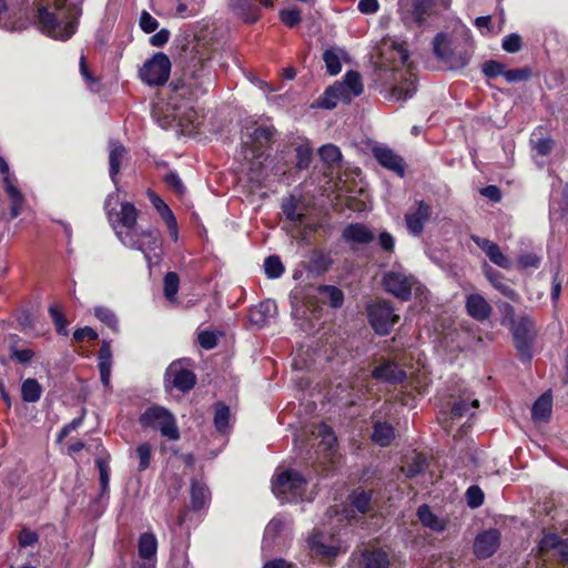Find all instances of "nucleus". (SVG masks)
Wrapping results in <instances>:
<instances>
[{"mask_svg": "<svg viewBox=\"0 0 568 568\" xmlns=\"http://www.w3.org/2000/svg\"><path fill=\"white\" fill-rule=\"evenodd\" d=\"M95 465L99 469L100 474V484L102 493H105L109 488V466L108 463L103 458H97Z\"/></svg>", "mask_w": 568, "mask_h": 568, "instance_id": "57", "label": "nucleus"}, {"mask_svg": "<svg viewBox=\"0 0 568 568\" xmlns=\"http://www.w3.org/2000/svg\"><path fill=\"white\" fill-rule=\"evenodd\" d=\"M49 313L54 322L58 334L68 336V322L65 321L62 313L54 305L49 307Z\"/></svg>", "mask_w": 568, "mask_h": 568, "instance_id": "47", "label": "nucleus"}, {"mask_svg": "<svg viewBox=\"0 0 568 568\" xmlns=\"http://www.w3.org/2000/svg\"><path fill=\"white\" fill-rule=\"evenodd\" d=\"M432 216V206L425 201H416L415 205L405 213L404 220L409 234L418 236Z\"/></svg>", "mask_w": 568, "mask_h": 568, "instance_id": "14", "label": "nucleus"}, {"mask_svg": "<svg viewBox=\"0 0 568 568\" xmlns=\"http://www.w3.org/2000/svg\"><path fill=\"white\" fill-rule=\"evenodd\" d=\"M317 436L321 438V446H323L325 450L333 452L335 449L337 439L331 427L321 424L317 427Z\"/></svg>", "mask_w": 568, "mask_h": 568, "instance_id": "39", "label": "nucleus"}, {"mask_svg": "<svg viewBox=\"0 0 568 568\" xmlns=\"http://www.w3.org/2000/svg\"><path fill=\"white\" fill-rule=\"evenodd\" d=\"M318 152L322 160L329 164L337 163L342 159L341 150L333 144L323 145Z\"/></svg>", "mask_w": 568, "mask_h": 568, "instance_id": "45", "label": "nucleus"}, {"mask_svg": "<svg viewBox=\"0 0 568 568\" xmlns=\"http://www.w3.org/2000/svg\"><path fill=\"white\" fill-rule=\"evenodd\" d=\"M165 379L181 392H187L195 385L194 373L183 365V362H173L165 372Z\"/></svg>", "mask_w": 568, "mask_h": 568, "instance_id": "15", "label": "nucleus"}, {"mask_svg": "<svg viewBox=\"0 0 568 568\" xmlns=\"http://www.w3.org/2000/svg\"><path fill=\"white\" fill-rule=\"evenodd\" d=\"M434 52L440 60L453 64L449 51V41L446 34L438 33L434 38Z\"/></svg>", "mask_w": 568, "mask_h": 568, "instance_id": "37", "label": "nucleus"}, {"mask_svg": "<svg viewBox=\"0 0 568 568\" xmlns=\"http://www.w3.org/2000/svg\"><path fill=\"white\" fill-rule=\"evenodd\" d=\"M158 541L153 534L143 532L138 542V551L141 560L155 559Z\"/></svg>", "mask_w": 568, "mask_h": 568, "instance_id": "28", "label": "nucleus"}, {"mask_svg": "<svg viewBox=\"0 0 568 568\" xmlns=\"http://www.w3.org/2000/svg\"><path fill=\"white\" fill-rule=\"evenodd\" d=\"M390 58L394 62L388 78L390 94L395 100L406 101L416 92V75L408 63V51L403 43L393 42Z\"/></svg>", "mask_w": 568, "mask_h": 568, "instance_id": "1", "label": "nucleus"}, {"mask_svg": "<svg viewBox=\"0 0 568 568\" xmlns=\"http://www.w3.org/2000/svg\"><path fill=\"white\" fill-rule=\"evenodd\" d=\"M4 190L11 201L10 216L11 219L18 217L23 209L24 196L20 190L13 184L12 180L6 179Z\"/></svg>", "mask_w": 568, "mask_h": 568, "instance_id": "30", "label": "nucleus"}, {"mask_svg": "<svg viewBox=\"0 0 568 568\" xmlns=\"http://www.w3.org/2000/svg\"><path fill=\"white\" fill-rule=\"evenodd\" d=\"M122 244L142 252L148 263H151L153 257H160L162 242L159 232L153 227L138 230L131 235H122Z\"/></svg>", "mask_w": 568, "mask_h": 568, "instance_id": "9", "label": "nucleus"}, {"mask_svg": "<svg viewBox=\"0 0 568 568\" xmlns=\"http://www.w3.org/2000/svg\"><path fill=\"white\" fill-rule=\"evenodd\" d=\"M171 72V61L163 52L155 53L146 60L139 71V78L150 87L163 85Z\"/></svg>", "mask_w": 568, "mask_h": 568, "instance_id": "10", "label": "nucleus"}, {"mask_svg": "<svg viewBox=\"0 0 568 568\" xmlns=\"http://www.w3.org/2000/svg\"><path fill=\"white\" fill-rule=\"evenodd\" d=\"M140 424L144 428L156 429L169 440H179L180 430L174 415L162 406L149 407L141 416Z\"/></svg>", "mask_w": 568, "mask_h": 568, "instance_id": "8", "label": "nucleus"}, {"mask_svg": "<svg viewBox=\"0 0 568 568\" xmlns=\"http://www.w3.org/2000/svg\"><path fill=\"white\" fill-rule=\"evenodd\" d=\"M383 286L385 291L402 301H408L412 291L417 288V280L402 270H392L383 276Z\"/></svg>", "mask_w": 568, "mask_h": 568, "instance_id": "12", "label": "nucleus"}, {"mask_svg": "<svg viewBox=\"0 0 568 568\" xmlns=\"http://www.w3.org/2000/svg\"><path fill=\"white\" fill-rule=\"evenodd\" d=\"M530 71L528 69H513L504 72V78L507 82H517L528 79Z\"/></svg>", "mask_w": 568, "mask_h": 568, "instance_id": "62", "label": "nucleus"}, {"mask_svg": "<svg viewBox=\"0 0 568 568\" xmlns=\"http://www.w3.org/2000/svg\"><path fill=\"white\" fill-rule=\"evenodd\" d=\"M311 548L317 554L326 557H335L338 554V548L335 546H326L316 541L315 537L310 540Z\"/></svg>", "mask_w": 568, "mask_h": 568, "instance_id": "56", "label": "nucleus"}, {"mask_svg": "<svg viewBox=\"0 0 568 568\" xmlns=\"http://www.w3.org/2000/svg\"><path fill=\"white\" fill-rule=\"evenodd\" d=\"M139 23L145 33H151L159 27L158 20L153 18L148 11H142Z\"/></svg>", "mask_w": 568, "mask_h": 568, "instance_id": "58", "label": "nucleus"}, {"mask_svg": "<svg viewBox=\"0 0 568 568\" xmlns=\"http://www.w3.org/2000/svg\"><path fill=\"white\" fill-rule=\"evenodd\" d=\"M390 561L383 549H366L358 560V568H389Z\"/></svg>", "mask_w": 568, "mask_h": 568, "instance_id": "25", "label": "nucleus"}, {"mask_svg": "<svg viewBox=\"0 0 568 568\" xmlns=\"http://www.w3.org/2000/svg\"><path fill=\"white\" fill-rule=\"evenodd\" d=\"M323 60L326 69L331 75H336L341 72L342 65L338 55L333 50H326L323 53Z\"/></svg>", "mask_w": 568, "mask_h": 568, "instance_id": "43", "label": "nucleus"}, {"mask_svg": "<svg viewBox=\"0 0 568 568\" xmlns=\"http://www.w3.org/2000/svg\"><path fill=\"white\" fill-rule=\"evenodd\" d=\"M372 377L382 383L397 384L406 378V372L395 362L386 361L373 369Z\"/></svg>", "mask_w": 568, "mask_h": 568, "instance_id": "21", "label": "nucleus"}, {"mask_svg": "<svg viewBox=\"0 0 568 568\" xmlns=\"http://www.w3.org/2000/svg\"><path fill=\"white\" fill-rule=\"evenodd\" d=\"M58 12H51L47 8H39L37 23L40 31L48 37L67 41L77 31V12L71 16L57 8Z\"/></svg>", "mask_w": 568, "mask_h": 568, "instance_id": "4", "label": "nucleus"}, {"mask_svg": "<svg viewBox=\"0 0 568 568\" xmlns=\"http://www.w3.org/2000/svg\"><path fill=\"white\" fill-rule=\"evenodd\" d=\"M342 239L352 246L366 245L374 241V232L363 223H351L342 231Z\"/></svg>", "mask_w": 568, "mask_h": 568, "instance_id": "18", "label": "nucleus"}, {"mask_svg": "<svg viewBox=\"0 0 568 568\" xmlns=\"http://www.w3.org/2000/svg\"><path fill=\"white\" fill-rule=\"evenodd\" d=\"M373 155L383 168L395 172L402 178L405 175L404 160L392 149L386 146H375L373 149Z\"/></svg>", "mask_w": 568, "mask_h": 568, "instance_id": "20", "label": "nucleus"}, {"mask_svg": "<svg viewBox=\"0 0 568 568\" xmlns=\"http://www.w3.org/2000/svg\"><path fill=\"white\" fill-rule=\"evenodd\" d=\"M95 316L106 324L113 332H119V321L116 315L108 307L99 306L94 310Z\"/></svg>", "mask_w": 568, "mask_h": 568, "instance_id": "40", "label": "nucleus"}, {"mask_svg": "<svg viewBox=\"0 0 568 568\" xmlns=\"http://www.w3.org/2000/svg\"><path fill=\"white\" fill-rule=\"evenodd\" d=\"M41 386L34 378H27L21 386V396L24 402L34 403L41 397Z\"/></svg>", "mask_w": 568, "mask_h": 568, "instance_id": "34", "label": "nucleus"}, {"mask_svg": "<svg viewBox=\"0 0 568 568\" xmlns=\"http://www.w3.org/2000/svg\"><path fill=\"white\" fill-rule=\"evenodd\" d=\"M149 197L152 205L156 209L163 221L174 215L171 209L164 203V201L159 195H156L155 193H150Z\"/></svg>", "mask_w": 568, "mask_h": 568, "instance_id": "50", "label": "nucleus"}, {"mask_svg": "<svg viewBox=\"0 0 568 568\" xmlns=\"http://www.w3.org/2000/svg\"><path fill=\"white\" fill-rule=\"evenodd\" d=\"M281 21L288 28L297 26L301 20V12L297 9H284L280 12Z\"/></svg>", "mask_w": 568, "mask_h": 568, "instance_id": "49", "label": "nucleus"}, {"mask_svg": "<svg viewBox=\"0 0 568 568\" xmlns=\"http://www.w3.org/2000/svg\"><path fill=\"white\" fill-rule=\"evenodd\" d=\"M552 409V397L550 394H542L532 405L531 417L534 420L546 422L549 419Z\"/></svg>", "mask_w": 568, "mask_h": 568, "instance_id": "31", "label": "nucleus"}, {"mask_svg": "<svg viewBox=\"0 0 568 568\" xmlns=\"http://www.w3.org/2000/svg\"><path fill=\"white\" fill-rule=\"evenodd\" d=\"M213 85V77L205 63H194L183 75L171 83L172 94L170 97L194 101L207 93Z\"/></svg>", "mask_w": 568, "mask_h": 568, "instance_id": "3", "label": "nucleus"}, {"mask_svg": "<svg viewBox=\"0 0 568 568\" xmlns=\"http://www.w3.org/2000/svg\"><path fill=\"white\" fill-rule=\"evenodd\" d=\"M152 447L149 443H143L136 447V455L139 457V471H144L149 468L151 463Z\"/></svg>", "mask_w": 568, "mask_h": 568, "instance_id": "44", "label": "nucleus"}, {"mask_svg": "<svg viewBox=\"0 0 568 568\" xmlns=\"http://www.w3.org/2000/svg\"><path fill=\"white\" fill-rule=\"evenodd\" d=\"M331 92H338L343 101H351L353 98L358 97L363 92V83L358 72L348 71L343 81L336 82L331 85Z\"/></svg>", "mask_w": 568, "mask_h": 568, "instance_id": "16", "label": "nucleus"}, {"mask_svg": "<svg viewBox=\"0 0 568 568\" xmlns=\"http://www.w3.org/2000/svg\"><path fill=\"white\" fill-rule=\"evenodd\" d=\"M264 272L268 278H278L284 273V265L280 257L271 255L264 261Z\"/></svg>", "mask_w": 568, "mask_h": 568, "instance_id": "38", "label": "nucleus"}, {"mask_svg": "<svg viewBox=\"0 0 568 568\" xmlns=\"http://www.w3.org/2000/svg\"><path fill=\"white\" fill-rule=\"evenodd\" d=\"M129 152L128 150L116 141H110L109 143V165H110V176L114 183H116L115 178L120 172L121 164L125 160H128Z\"/></svg>", "mask_w": 568, "mask_h": 568, "instance_id": "26", "label": "nucleus"}, {"mask_svg": "<svg viewBox=\"0 0 568 568\" xmlns=\"http://www.w3.org/2000/svg\"><path fill=\"white\" fill-rule=\"evenodd\" d=\"M231 410L230 407L223 403L215 405L214 426L217 432L225 433L230 427Z\"/></svg>", "mask_w": 568, "mask_h": 568, "instance_id": "36", "label": "nucleus"}, {"mask_svg": "<svg viewBox=\"0 0 568 568\" xmlns=\"http://www.w3.org/2000/svg\"><path fill=\"white\" fill-rule=\"evenodd\" d=\"M275 134L276 130L273 125L257 126L243 142L244 158L247 160L260 158L263 149L271 144Z\"/></svg>", "mask_w": 568, "mask_h": 568, "instance_id": "13", "label": "nucleus"}, {"mask_svg": "<svg viewBox=\"0 0 568 568\" xmlns=\"http://www.w3.org/2000/svg\"><path fill=\"white\" fill-rule=\"evenodd\" d=\"M427 467L426 457L423 455H416L413 460L406 466V476L414 477L423 473Z\"/></svg>", "mask_w": 568, "mask_h": 568, "instance_id": "48", "label": "nucleus"}, {"mask_svg": "<svg viewBox=\"0 0 568 568\" xmlns=\"http://www.w3.org/2000/svg\"><path fill=\"white\" fill-rule=\"evenodd\" d=\"M435 2L436 0H413L409 10V19L413 20L416 26L422 27L430 14Z\"/></svg>", "mask_w": 568, "mask_h": 568, "instance_id": "27", "label": "nucleus"}, {"mask_svg": "<svg viewBox=\"0 0 568 568\" xmlns=\"http://www.w3.org/2000/svg\"><path fill=\"white\" fill-rule=\"evenodd\" d=\"M191 102L186 99L170 97L165 105L154 106L153 119L163 129L176 122L184 132L191 134L201 124V116Z\"/></svg>", "mask_w": 568, "mask_h": 568, "instance_id": "2", "label": "nucleus"}, {"mask_svg": "<svg viewBox=\"0 0 568 568\" xmlns=\"http://www.w3.org/2000/svg\"><path fill=\"white\" fill-rule=\"evenodd\" d=\"M323 302H327L332 307H339L343 304V292L331 285H324L318 288Z\"/></svg>", "mask_w": 568, "mask_h": 568, "instance_id": "35", "label": "nucleus"}, {"mask_svg": "<svg viewBox=\"0 0 568 568\" xmlns=\"http://www.w3.org/2000/svg\"><path fill=\"white\" fill-rule=\"evenodd\" d=\"M479 406V400L474 399L470 405L467 404L465 399H462L454 404L452 407V414L454 417H463L466 416L469 412V408H477Z\"/></svg>", "mask_w": 568, "mask_h": 568, "instance_id": "54", "label": "nucleus"}, {"mask_svg": "<svg viewBox=\"0 0 568 568\" xmlns=\"http://www.w3.org/2000/svg\"><path fill=\"white\" fill-rule=\"evenodd\" d=\"M470 239L486 254L491 263L505 270L511 268V261L501 252L498 244L477 235H471Z\"/></svg>", "mask_w": 568, "mask_h": 568, "instance_id": "17", "label": "nucleus"}, {"mask_svg": "<svg viewBox=\"0 0 568 568\" xmlns=\"http://www.w3.org/2000/svg\"><path fill=\"white\" fill-rule=\"evenodd\" d=\"M420 523L434 531H443L446 527L444 519L438 518L427 505H422L417 510Z\"/></svg>", "mask_w": 568, "mask_h": 568, "instance_id": "32", "label": "nucleus"}, {"mask_svg": "<svg viewBox=\"0 0 568 568\" xmlns=\"http://www.w3.org/2000/svg\"><path fill=\"white\" fill-rule=\"evenodd\" d=\"M500 541V534L497 529H489L478 535L474 542V552L478 558L493 556Z\"/></svg>", "mask_w": 568, "mask_h": 568, "instance_id": "19", "label": "nucleus"}, {"mask_svg": "<svg viewBox=\"0 0 568 568\" xmlns=\"http://www.w3.org/2000/svg\"><path fill=\"white\" fill-rule=\"evenodd\" d=\"M467 314L478 322H484L489 318L493 308L487 300L481 294H469L466 297Z\"/></svg>", "mask_w": 568, "mask_h": 568, "instance_id": "22", "label": "nucleus"}, {"mask_svg": "<svg viewBox=\"0 0 568 568\" xmlns=\"http://www.w3.org/2000/svg\"><path fill=\"white\" fill-rule=\"evenodd\" d=\"M541 258L535 253H525L518 256V263L523 268H538Z\"/></svg>", "mask_w": 568, "mask_h": 568, "instance_id": "59", "label": "nucleus"}, {"mask_svg": "<svg viewBox=\"0 0 568 568\" xmlns=\"http://www.w3.org/2000/svg\"><path fill=\"white\" fill-rule=\"evenodd\" d=\"M521 48V38L517 33H511L503 40V49L507 52L515 53Z\"/></svg>", "mask_w": 568, "mask_h": 568, "instance_id": "60", "label": "nucleus"}, {"mask_svg": "<svg viewBox=\"0 0 568 568\" xmlns=\"http://www.w3.org/2000/svg\"><path fill=\"white\" fill-rule=\"evenodd\" d=\"M276 311L277 306L275 302L270 300L264 301L255 307L251 308L248 313V320L253 325L257 327H264L270 322V320L276 315Z\"/></svg>", "mask_w": 568, "mask_h": 568, "instance_id": "24", "label": "nucleus"}, {"mask_svg": "<svg viewBox=\"0 0 568 568\" xmlns=\"http://www.w3.org/2000/svg\"><path fill=\"white\" fill-rule=\"evenodd\" d=\"M119 201L116 193L109 194L104 201V210L116 237L122 243V235H131V233L138 231V211L135 206L129 202L121 203L120 211H116L115 209Z\"/></svg>", "mask_w": 568, "mask_h": 568, "instance_id": "5", "label": "nucleus"}, {"mask_svg": "<svg viewBox=\"0 0 568 568\" xmlns=\"http://www.w3.org/2000/svg\"><path fill=\"white\" fill-rule=\"evenodd\" d=\"M395 437L394 428L386 422H377L372 435L373 440L382 447L388 446Z\"/></svg>", "mask_w": 568, "mask_h": 568, "instance_id": "33", "label": "nucleus"}, {"mask_svg": "<svg viewBox=\"0 0 568 568\" xmlns=\"http://www.w3.org/2000/svg\"><path fill=\"white\" fill-rule=\"evenodd\" d=\"M483 71L488 78H496L498 75L504 77V72H505L504 65L497 61L486 62L484 64Z\"/></svg>", "mask_w": 568, "mask_h": 568, "instance_id": "64", "label": "nucleus"}, {"mask_svg": "<svg viewBox=\"0 0 568 568\" xmlns=\"http://www.w3.org/2000/svg\"><path fill=\"white\" fill-rule=\"evenodd\" d=\"M467 504L471 508H477L484 503V493L477 486H470L466 493Z\"/></svg>", "mask_w": 568, "mask_h": 568, "instance_id": "52", "label": "nucleus"}, {"mask_svg": "<svg viewBox=\"0 0 568 568\" xmlns=\"http://www.w3.org/2000/svg\"><path fill=\"white\" fill-rule=\"evenodd\" d=\"M99 366H112L111 344L103 341L99 351Z\"/></svg>", "mask_w": 568, "mask_h": 568, "instance_id": "61", "label": "nucleus"}, {"mask_svg": "<svg viewBox=\"0 0 568 568\" xmlns=\"http://www.w3.org/2000/svg\"><path fill=\"white\" fill-rule=\"evenodd\" d=\"M306 479L296 470L276 471L272 480V491L281 503L303 500Z\"/></svg>", "mask_w": 568, "mask_h": 568, "instance_id": "6", "label": "nucleus"}, {"mask_svg": "<svg viewBox=\"0 0 568 568\" xmlns=\"http://www.w3.org/2000/svg\"><path fill=\"white\" fill-rule=\"evenodd\" d=\"M561 539L556 534L545 535L544 538L539 541V551L545 554L549 550H556V548L560 545Z\"/></svg>", "mask_w": 568, "mask_h": 568, "instance_id": "51", "label": "nucleus"}, {"mask_svg": "<svg viewBox=\"0 0 568 568\" xmlns=\"http://www.w3.org/2000/svg\"><path fill=\"white\" fill-rule=\"evenodd\" d=\"M197 341L205 349H212L216 346L217 337L213 332L203 331L199 334Z\"/></svg>", "mask_w": 568, "mask_h": 568, "instance_id": "63", "label": "nucleus"}, {"mask_svg": "<svg viewBox=\"0 0 568 568\" xmlns=\"http://www.w3.org/2000/svg\"><path fill=\"white\" fill-rule=\"evenodd\" d=\"M510 331L520 358L524 362H530L532 358L534 343L537 337L535 322L525 314L511 316Z\"/></svg>", "mask_w": 568, "mask_h": 568, "instance_id": "7", "label": "nucleus"}, {"mask_svg": "<svg viewBox=\"0 0 568 568\" xmlns=\"http://www.w3.org/2000/svg\"><path fill=\"white\" fill-rule=\"evenodd\" d=\"M352 504L359 513H366L371 504V494L364 490H356L352 495Z\"/></svg>", "mask_w": 568, "mask_h": 568, "instance_id": "46", "label": "nucleus"}, {"mask_svg": "<svg viewBox=\"0 0 568 568\" xmlns=\"http://www.w3.org/2000/svg\"><path fill=\"white\" fill-rule=\"evenodd\" d=\"M179 284L180 280L176 273L169 272L164 276L163 281V288H164V295L169 301H173L175 298V295L179 291Z\"/></svg>", "mask_w": 568, "mask_h": 568, "instance_id": "41", "label": "nucleus"}, {"mask_svg": "<svg viewBox=\"0 0 568 568\" xmlns=\"http://www.w3.org/2000/svg\"><path fill=\"white\" fill-rule=\"evenodd\" d=\"M338 101H343L341 94L338 92H331V87H328L324 97L320 100L318 105L323 109H333Z\"/></svg>", "mask_w": 568, "mask_h": 568, "instance_id": "53", "label": "nucleus"}, {"mask_svg": "<svg viewBox=\"0 0 568 568\" xmlns=\"http://www.w3.org/2000/svg\"><path fill=\"white\" fill-rule=\"evenodd\" d=\"M536 133L532 134L530 143L532 149L538 155L547 156L554 149V140L550 138H535Z\"/></svg>", "mask_w": 568, "mask_h": 568, "instance_id": "42", "label": "nucleus"}, {"mask_svg": "<svg viewBox=\"0 0 568 568\" xmlns=\"http://www.w3.org/2000/svg\"><path fill=\"white\" fill-rule=\"evenodd\" d=\"M483 272L488 280V282L491 284V286L497 290L501 295L509 298L513 302H517L519 298V295L516 293L514 288H511L504 275L498 272L497 270L489 266L487 263L483 265Z\"/></svg>", "mask_w": 568, "mask_h": 568, "instance_id": "23", "label": "nucleus"}, {"mask_svg": "<svg viewBox=\"0 0 568 568\" xmlns=\"http://www.w3.org/2000/svg\"><path fill=\"white\" fill-rule=\"evenodd\" d=\"M284 521L280 517H274L265 527L264 540L273 539L283 529Z\"/></svg>", "mask_w": 568, "mask_h": 568, "instance_id": "55", "label": "nucleus"}, {"mask_svg": "<svg viewBox=\"0 0 568 568\" xmlns=\"http://www.w3.org/2000/svg\"><path fill=\"white\" fill-rule=\"evenodd\" d=\"M368 321L378 335H387L399 321L390 303L377 301L367 307Z\"/></svg>", "mask_w": 568, "mask_h": 568, "instance_id": "11", "label": "nucleus"}, {"mask_svg": "<svg viewBox=\"0 0 568 568\" xmlns=\"http://www.w3.org/2000/svg\"><path fill=\"white\" fill-rule=\"evenodd\" d=\"M210 490L205 484L192 480L191 484V505L194 510L204 508L210 501Z\"/></svg>", "mask_w": 568, "mask_h": 568, "instance_id": "29", "label": "nucleus"}]
</instances>
